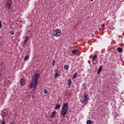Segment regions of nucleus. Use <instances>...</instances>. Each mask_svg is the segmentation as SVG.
<instances>
[{
    "label": "nucleus",
    "instance_id": "nucleus-10",
    "mask_svg": "<svg viewBox=\"0 0 124 124\" xmlns=\"http://www.w3.org/2000/svg\"><path fill=\"white\" fill-rule=\"evenodd\" d=\"M117 51L119 53H123V48L119 47L117 48Z\"/></svg>",
    "mask_w": 124,
    "mask_h": 124
},
{
    "label": "nucleus",
    "instance_id": "nucleus-3",
    "mask_svg": "<svg viewBox=\"0 0 124 124\" xmlns=\"http://www.w3.org/2000/svg\"><path fill=\"white\" fill-rule=\"evenodd\" d=\"M6 4L7 5L6 7L9 10L11 8V6L13 4V2H12V0H7L6 2Z\"/></svg>",
    "mask_w": 124,
    "mask_h": 124
},
{
    "label": "nucleus",
    "instance_id": "nucleus-24",
    "mask_svg": "<svg viewBox=\"0 0 124 124\" xmlns=\"http://www.w3.org/2000/svg\"><path fill=\"white\" fill-rule=\"evenodd\" d=\"M44 93H48V91H47V90L45 89L44 90Z\"/></svg>",
    "mask_w": 124,
    "mask_h": 124
},
{
    "label": "nucleus",
    "instance_id": "nucleus-4",
    "mask_svg": "<svg viewBox=\"0 0 124 124\" xmlns=\"http://www.w3.org/2000/svg\"><path fill=\"white\" fill-rule=\"evenodd\" d=\"M82 99L83 101H82V103H85V101H87V100H88V95H87L86 93H84V95L82 96Z\"/></svg>",
    "mask_w": 124,
    "mask_h": 124
},
{
    "label": "nucleus",
    "instance_id": "nucleus-13",
    "mask_svg": "<svg viewBox=\"0 0 124 124\" xmlns=\"http://www.w3.org/2000/svg\"><path fill=\"white\" fill-rule=\"evenodd\" d=\"M71 83H72L71 79H69L68 80V85L69 86V87H70L71 86Z\"/></svg>",
    "mask_w": 124,
    "mask_h": 124
},
{
    "label": "nucleus",
    "instance_id": "nucleus-34",
    "mask_svg": "<svg viewBox=\"0 0 124 124\" xmlns=\"http://www.w3.org/2000/svg\"><path fill=\"white\" fill-rule=\"evenodd\" d=\"M85 83H84V84H83V86H85Z\"/></svg>",
    "mask_w": 124,
    "mask_h": 124
},
{
    "label": "nucleus",
    "instance_id": "nucleus-22",
    "mask_svg": "<svg viewBox=\"0 0 124 124\" xmlns=\"http://www.w3.org/2000/svg\"><path fill=\"white\" fill-rule=\"evenodd\" d=\"M1 124H5V122L4 121V118H2V121Z\"/></svg>",
    "mask_w": 124,
    "mask_h": 124
},
{
    "label": "nucleus",
    "instance_id": "nucleus-26",
    "mask_svg": "<svg viewBox=\"0 0 124 124\" xmlns=\"http://www.w3.org/2000/svg\"><path fill=\"white\" fill-rule=\"evenodd\" d=\"M10 34H12V35L14 34V31H10Z\"/></svg>",
    "mask_w": 124,
    "mask_h": 124
},
{
    "label": "nucleus",
    "instance_id": "nucleus-11",
    "mask_svg": "<svg viewBox=\"0 0 124 124\" xmlns=\"http://www.w3.org/2000/svg\"><path fill=\"white\" fill-rule=\"evenodd\" d=\"M101 70H102V65L100 66L99 68L98 71H97V74H99L100 72H101Z\"/></svg>",
    "mask_w": 124,
    "mask_h": 124
},
{
    "label": "nucleus",
    "instance_id": "nucleus-18",
    "mask_svg": "<svg viewBox=\"0 0 124 124\" xmlns=\"http://www.w3.org/2000/svg\"><path fill=\"white\" fill-rule=\"evenodd\" d=\"M64 69H66V70H67V69H68V68H69V66L68 65H65L64 66Z\"/></svg>",
    "mask_w": 124,
    "mask_h": 124
},
{
    "label": "nucleus",
    "instance_id": "nucleus-5",
    "mask_svg": "<svg viewBox=\"0 0 124 124\" xmlns=\"http://www.w3.org/2000/svg\"><path fill=\"white\" fill-rule=\"evenodd\" d=\"M40 76V74L38 73L36 74H35L34 75V78L35 79V81H38V77Z\"/></svg>",
    "mask_w": 124,
    "mask_h": 124
},
{
    "label": "nucleus",
    "instance_id": "nucleus-21",
    "mask_svg": "<svg viewBox=\"0 0 124 124\" xmlns=\"http://www.w3.org/2000/svg\"><path fill=\"white\" fill-rule=\"evenodd\" d=\"M6 116V112H3L2 113V117H5Z\"/></svg>",
    "mask_w": 124,
    "mask_h": 124
},
{
    "label": "nucleus",
    "instance_id": "nucleus-28",
    "mask_svg": "<svg viewBox=\"0 0 124 124\" xmlns=\"http://www.w3.org/2000/svg\"><path fill=\"white\" fill-rule=\"evenodd\" d=\"M11 124H15V122L14 121H13V122H12L11 123Z\"/></svg>",
    "mask_w": 124,
    "mask_h": 124
},
{
    "label": "nucleus",
    "instance_id": "nucleus-23",
    "mask_svg": "<svg viewBox=\"0 0 124 124\" xmlns=\"http://www.w3.org/2000/svg\"><path fill=\"white\" fill-rule=\"evenodd\" d=\"M55 62H56V61H55V60H53L52 62V65L53 66L55 65Z\"/></svg>",
    "mask_w": 124,
    "mask_h": 124
},
{
    "label": "nucleus",
    "instance_id": "nucleus-7",
    "mask_svg": "<svg viewBox=\"0 0 124 124\" xmlns=\"http://www.w3.org/2000/svg\"><path fill=\"white\" fill-rule=\"evenodd\" d=\"M30 37V36H27L25 39H24V41L23 42L24 45H26L27 44V42H28V40H29V38Z\"/></svg>",
    "mask_w": 124,
    "mask_h": 124
},
{
    "label": "nucleus",
    "instance_id": "nucleus-29",
    "mask_svg": "<svg viewBox=\"0 0 124 124\" xmlns=\"http://www.w3.org/2000/svg\"><path fill=\"white\" fill-rule=\"evenodd\" d=\"M104 26H105V25H104V24L103 23V24H101V26H102V27H104Z\"/></svg>",
    "mask_w": 124,
    "mask_h": 124
},
{
    "label": "nucleus",
    "instance_id": "nucleus-36",
    "mask_svg": "<svg viewBox=\"0 0 124 124\" xmlns=\"http://www.w3.org/2000/svg\"><path fill=\"white\" fill-rule=\"evenodd\" d=\"M115 54H117V53H116V52H115Z\"/></svg>",
    "mask_w": 124,
    "mask_h": 124
},
{
    "label": "nucleus",
    "instance_id": "nucleus-16",
    "mask_svg": "<svg viewBox=\"0 0 124 124\" xmlns=\"http://www.w3.org/2000/svg\"><path fill=\"white\" fill-rule=\"evenodd\" d=\"M87 124H93V121L92 120H87L86 122Z\"/></svg>",
    "mask_w": 124,
    "mask_h": 124
},
{
    "label": "nucleus",
    "instance_id": "nucleus-6",
    "mask_svg": "<svg viewBox=\"0 0 124 124\" xmlns=\"http://www.w3.org/2000/svg\"><path fill=\"white\" fill-rule=\"evenodd\" d=\"M96 58H97V55H94L92 61L93 64H96V62H95Z\"/></svg>",
    "mask_w": 124,
    "mask_h": 124
},
{
    "label": "nucleus",
    "instance_id": "nucleus-1",
    "mask_svg": "<svg viewBox=\"0 0 124 124\" xmlns=\"http://www.w3.org/2000/svg\"><path fill=\"white\" fill-rule=\"evenodd\" d=\"M67 109H68V103H65L62 107V109L61 111L62 116H65V115H66Z\"/></svg>",
    "mask_w": 124,
    "mask_h": 124
},
{
    "label": "nucleus",
    "instance_id": "nucleus-30",
    "mask_svg": "<svg viewBox=\"0 0 124 124\" xmlns=\"http://www.w3.org/2000/svg\"><path fill=\"white\" fill-rule=\"evenodd\" d=\"M25 45H24V44H23V47L24 48H26V46H25Z\"/></svg>",
    "mask_w": 124,
    "mask_h": 124
},
{
    "label": "nucleus",
    "instance_id": "nucleus-8",
    "mask_svg": "<svg viewBox=\"0 0 124 124\" xmlns=\"http://www.w3.org/2000/svg\"><path fill=\"white\" fill-rule=\"evenodd\" d=\"M50 117L53 119L56 117V111H54L53 112H52Z\"/></svg>",
    "mask_w": 124,
    "mask_h": 124
},
{
    "label": "nucleus",
    "instance_id": "nucleus-19",
    "mask_svg": "<svg viewBox=\"0 0 124 124\" xmlns=\"http://www.w3.org/2000/svg\"><path fill=\"white\" fill-rule=\"evenodd\" d=\"M76 76H77V73H76L75 74H74L73 77V79H75L76 78Z\"/></svg>",
    "mask_w": 124,
    "mask_h": 124
},
{
    "label": "nucleus",
    "instance_id": "nucleus-20",
    "mask_svg": "<svg viewBox=\"0 0 124 124\" xmlns=\"http://www.w3.org/2000/svg\"><path fill=\"white\" fill-rule=\"evenodd\" d=\"M59 77V74L58 73H56L55 75V78H58Z\"/></svg>",
    "mask_w": 124,
    "mask_h": 124
},
{
    "label": "nucleus",
    "instance_id": "nucleus-35",
    "mask_svg": "<svg viewBox=\"0 0 124 124\" xmlns=\"http://www.w3.org/2000/svg\"><path fill=\"white\" fill-rule=\"evenodd\" d=\"M32 81H34V79H32Z\"/></svg>",
    "mask_w": 124,
    "mask_h": 124
},
{
    "label": "nucleus",
    "instance_id": "nucleus-9",
    "mask_svg": "<svg viewBox=\"0 0 124 124\" xmlns=\"http://www.w3.org/2000/svg\"><path fill=\"white\" fill-rule=\"evenodd\" d=\"M60 108H61V105L58 104H56L55 107V109L57 110L58 109H60Z\"/></svg>",
    "mask_w": 124,
    "mask_h": 124
},
{
    "label": "nucleus",
    "instance_id": "nucleus-14",
    "mask_svg": "<svg viewBox=\"0 0 124 124\" xmlns=\"http://www.w3.org/2000/svg\"><path fill=\"white\" fill-rule=\"evenodd\" d=\"M30 58V55H26L24 58V61H28L29 60V58Z\"/></svg>",
    "mask_w": 124,
    "mask_h": 124
},
{
    "label": "nucleus",
    "instance_id": "nucleus-17",
    "mask_svg": "<svg viewBox=\"0 0 124 124\" xmlns=\"http://www.w3.org/2000/svg\"><path fill=\"white\" fill-rule=\"evenodd\" d=\"M72 54H77V49H73L72 50Z\"/></svg>",
    "mask_w": 124,
    "mask_h": 124
},
{
    "label": "nucleus",
    "instance_id": "nucleus-32",
    "mask_svg": "<svg viewBox=\"0 0 124 124\" xmlns=\"http://www.w3.org/2000/svg\"><path fill=\"white\" fill-rule=\"evenodd\" d=\"M84 90H86V87H85V88H84Z\"/></svg>",
    "mask_w": 124,
    "mask_h": 124
},
{
    "label": "nucleus",
    "instance_id": "nucleus-31",
    "mask_svg": "<svg viewBox=\"0 0 124 124\" xmlns=\"http://www.w3.org/2000/svg\"><path fill=\"white\" fill-rule=\"evenodd\" d=\"M36 87V85H35L34 84V89H35Z\"/></svg>",
    "mask_w": 124,
    "mask_h": 124
},
{
    "label": "nucleus",
    "instance_id": "nucleus-12",
    "mask_svg": "<svg viewBox=\"0 0 124 124\" xmlns=\"http://www.w3.org/2000/svg\"><path fill=\"white\" fill-rule=\"evenodd\" d=\"M33 86H34V83H33V82H31L30 83V88L32 89L33 88Z\"/></svg>",
    "mask_w": 124,
    "mask_h": 124
},
{
    "label": "nucleus",
    "instance_id": "nucleus-33",
    "mask_svg": "<svg viewBox=\"0 0 124 124\" xmlns=\"http://www.w3.org/2000/svg\"><path fill=\"white\" fill-rule=\"evenodd\" d=\"M91 0V1H93V0Z\"/></svg>",
    "mask_w": 124,
    "mask_h": 124
},
{
    "label": "nucleus",
    "instance_id": "nucleus-2",
    "mask_svg": "<svg viewBox=\"0 0 124 124\" xmlns=\"http://www.w3.org/2000/svg\"><path fill=\"white\" fill-rule=\"evenodd\" d=\"M53 33L54 36H60L62 33V31L59 29H56L53 31Z\"/></svg>",
    "mask_w": 124,
    "mask_h": 124
},
{
    "label": "nucleus",
    "instance_id": "nucleus-27",
    "mask_svg": "<svg viewBox=\"0 0 124 124\" xmlns=\"http://www.w3.org/2000/svg\"><path fill=\"white\" fill-rule=\"evenodd\" d=\"M1 27H2V25H1V21L0 20V29H1Z\"/></svg>",
    "mask_w": 124,
    "mask_h": 124
},
{
    "label": "nucleus",
    "instance_id": "nucleus-15",
    "mask_svg": "<svg viewBox=\"0 0 124 124\" xmlns=\"http://www.w3.org/2000/svg\"><path fill=\"white\" fill-rule=\"evenodd\" d=\"M24 82H25V80H24V79H21L20 80V84L22 86H24Z\"/></svg>",
    "mask_w": 124,
    "mask_h": 124
},
{
    "label": "nucleus",
    "instance_id": "nucleus-25",
    "mask_svg": "<svg viewBox=\"0 0 124 124\" xmlns=\"http://www.w3.org/2000/svg\"><path fill=\"white\" fill-rule=\"evenodd\" d=\"M37 83H38V80H35V86H36L37 85Z\"/></svg>",
    "mask_w": 124,
    "mask_h": 124
}]
</instances>
